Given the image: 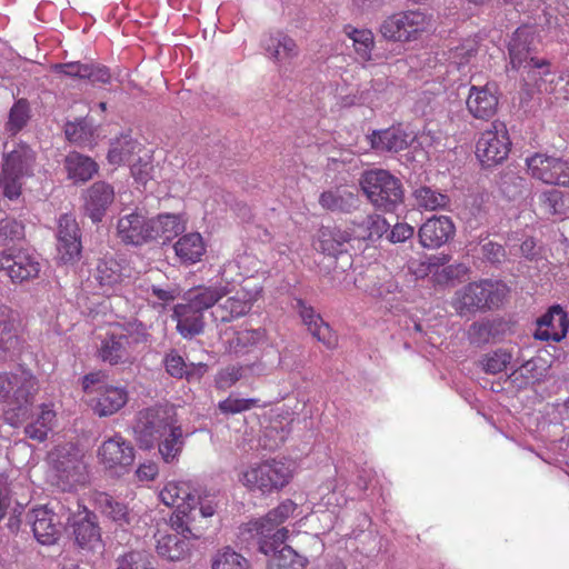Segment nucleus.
Segmentation results:
<instances>
[{
	"mask_svg": "<svg viewBox=\"0 0 569 569\" xmlns=\"http://www.w3.org/2000/svg\"><path fill=\"white\" fill-rule=\"evenodd\" d=\"M39 390L38 379L30 372L0 371V417L19 427L29 417Z\"/></svg>",
	"mask_w": 569,
	"mask_h": 569,
	"instance_id": "obj_1",
	"label": "nucleus"
},
{
	"mask_svg": "<svg viewBox=\"0 0 569 569\" xmlns=\"http://www.w3.org/2000/svg\"><path fill=\"white\" fill-rule=\"evenodd\" d=\"M148 340L149 333L141 322L114 323L101 339L97 356L110 366L132 365L138 347Z\"/></svg>",
	"mask_w": 569,
	"mask_h": 569,
	"instance_id": "obj_2",
	"label": "nucleus"
},
{
	"mask_svg": "<svg viewBox=\"0 0 569 569\" xmlns=\"http://www.w3.org/2000/svg\"><path fill=\"white\" fill-rule=\"evenodd\" d=\"M159 497L166 506L176 508L170 517V526L174 531L184 536L190 533L194 539L202 536L206 526L201 521L197 522V489L191 481H168Z\"/></svg>",
	"mask_w": 569,
	"mask_h": 569,
	"instance_id": "obj_3",
	"label": "nucleus"
},
{
	"mask_svg": "<svg viewBox=\"0 0 569 569\" xmlns=\"http://www.w3.org/2000/svg\"><path fill=\"white\" fill-rule=\"evenodd\" d=\"M509 288L499 280L483 279L473 281L458 290L452 299V307L460 315L499 308Z\"/></svg>",
	"mask_w": 569,
	"mask_h": 569,
	"instance_id": "obj_4",
	"label": "nucleus"
},
{
	"mask_svg": "<svg viewBox=\"0 0 569 569\" xmlns=\"http://www.w3.org/2000/svg\"><path fill=\"white\" fill-rule=\"evenodd\" d=\"M48 463L56 485L63 491H69L87 482V466L83 453L74 443L68 442L56 446L48 453Z\"/></svg>",
	"mask_w": 569,
	"mask_h": 569,
	"instance_id": "obj_5",
	"label": "nucleus"
},
{
	"mask_svg": "<svg viewBox=\"0 0 569 569\" xmlns=\"http://www.w3.org/2000/svg\"><path fill=\"white\" fill-rule=\"evenodd\" d=\"M359 183L362 192L377 210L393 212L403 202L402 183L388 170H366Z\"/></svg>",
	"mask_w": 569,
	"mask_h": 569,
	"instance_id": "obj_6",
	"label": "nucleus"
},
{
	"mask_svg": "<svg viewBox=\"0 0 569 569\" xmlns=\"http://www.w3.org/2000/svg\"><path fill=\"white\" fill-rule=\"evenodd\" d=\"M433 27L432 14L420 9L395 12L386 17L379 27L383 39L392 42H413Z\"/></svg>",
	"mask_w": 569,
	"mask_h": 569,
	"instance_id": "obj_7",
	"label": "nucleus"
},
{
	"mask_svg": "<svg viewBox=\"0 0 569 569\" xmlns=\"http://www.w3.org/2000/svg\"><path fill=\"white\" fill-rule=\"evenodd\" d=\"M297 503L291 499L281 501L271 509L264 517L250 522V531L254 532L258 540L259 551L263 555L274 552L289 538V530L286 527L279 528L296 511Z\"/></svg>",
	"mask_w": 569,
	"mask_h": 569,
	"instance_id": "obj_8",
	"label": "nucleus"
},
{
	"mask_svg": "<svg viewBox=\"0 0 569 569\" xmlns=\"http://www.w3.org/2000/svg\"><path fill=\"white\" fill-rule=\"evenodd\" d=\"M293 477L290 465L277 459L253 463L239 477V481L250 491L270 495L289 485Z\"/></svg>",
	"mask_w": 569,
	"mask_h": 569,
	"instance_id": "obj_9",
	"label": "nucleus"
},
{
	"mask_svg": "<svg viewBox=\"0 0 569 569\" xmlns=\"http://www.w3.org/2000/svg\"><path fill=\"white\" fill-rule=\"evenodd\" d=\"M178 419L173 406L154 405L138 411L133 426L134 438L140 448L152 449L157 439Z\"/></svg>",
	"mask_w": 569,
	"mask_h": 569,
	"instance_id": "obj_10",
	"label": "nucleus"
},
{
	"mask_svg": "<svg viewBox=\"0 0 569 569\" xmlns=\"http://www.w3.org/2000/svg\"><path fill=\"white\" fill-rule=\"evenodd\" d=\"M97 459L106 473L112 478H120L131 470L136 449L130 440L116 433L104 439L98 447Z\"/></svg>",
	"mask_w": 569,
	"mask_h": 569,
	"instance_id": "obj_11",
	"label": "nucleus"
},
{
	"mask_svg": "<svg viewBox=\"0 0 569 569\" xmlns=\"http://www.w3.org/2000/svg\"><path fill=\"white\" fill-rule=\"evenodd\" d=\"M511 150V140L506 124L493 121L476 143V157L482 167H493L503 162Z\"/></svg>",
	"mask_w": 569,
	"mask_h": 569,
	"instance_id": "obj_12",
	"label": "nucleus"
},
{
	"mask_svg": "<svg viewBox=\"0 0 569 569\" xmlns=\"http://www.w3.org/2000/svg\"><path fill=\"white\" fill-rule=\"evenodd\" d=\"M536 32L533 28L519 27L509 42V58L512 69H543V74L549 73V61L538 59L536 53Z\"/></svg>",
	"mask_w": 569,
	"mask_h": 569,
	"instance_id": "obj_13",
	"label": "nucleus"
},
{
	"mask_svg": "<svg viewBox=\"0 0 569 569\" xmlns=\"http://www.w3.org/2000/svg\"><path fill=\"white\" fill-rule=\"evenodd\" d=\"M41 270L39 258L27 249L10 248L0 251V271L13 283L38 278Z\"/></svg>",
	"mask_w": 569,
	"mask_h": 569,
	"instance_id": "obj_14",
	"label": "nucleus"
},
{
	"mask_svg": "<svg viewBox=\"0 0 569 569\" xmlns=\"http://www.w3.org/2000/svg\"><path fill=\"white\" fill-rule=\"evenodd\" d=\"M132 276L133 271L113 257L99 259L93 273L101 292L106 296L118 295L130 283Z\"/></svg>",
	"mask_w": 569,
	"mask_h": 569,
	"instance_id": "obj_15",
	"label": "nucleus"
},
{
	"mask_svg": "<svg viewBox=\"0 0 569 569\" xmlns=\"http://www.w3.org/2000/svg\"><path fill=\"white\" fill-rule=\"evenodd\" d=\"M532 178L547 184L569 186V164L560 158L535 153L526 159Z\"/></svg>",
	"mask_w": 569,
	"mask_h": 569,
	"instance_id": "obj_16",
	"label": "nucleus"
},
{
	"mask_svg": "<svg viewBox=\"0 0 569 569\" xmlns=\"http://www.w3.org/2000/svg\"><path fill=\"white\" fill-rule=\"evenodd\" d=\"M261 287L248 289L242 286L234 295L219 301L211 312L214 321L231 322L250 312L254 302L259 299Z\"/></svg>",
	"mask_w": 569,
	"mask_h": 569,
	"instance_id": "obj_17",
	"label": "nucleus"
},
{
	"mask_svg": "<svg viewBox=\"0 0 569 569\" xmlns=\"http://www.w3.org/2000/svg\"><path fill=\"white\" fill-rule=\"evenodd\" d=\"M76 543L82 549L92 550L101 543V529L97 515L83 505L68 518Z\"/></svg>",
	"mask_w": 569,
	"mask_h": 569,
	"instance_id": "obj_18",
	"label": "nucleus"
},
{
	"mask_svg": "<svg viewBox=\"0 0 569 569\" xmlns=\"http://www.w3.org/2000/svg\"><path fill=\"white\" fill-rule=\"evenodd\" d=\"M150 217L141 211L120 216L117 222V237L124 244L136 247L151 242Z\"/></svg>",
	"mask_w": 569,
	"mask_h": 569,
	"instance_id": "obj_19",
	"label": "nucleus"
},
{
	"mask_svg": "<svg viewBox=\"0 0 569 569\" xmlns=\"http://www.w3.org/2000/svg\"><path fill=\"white\" fill-rule=\"evenodd\" d=\"M499 97L496 83L471 86L466 100L468 112L476 119L490 120L498 111Z\"/></svg>",
	"mask_w": 569,
	"mask_h": 569,
	"instance_id": "obj_20",
	"label": "nucleus"
},
{
	"mask_svg": "<svg viewBox=\"0 0 569 569\" xmlns=\"http://www.w3.org/2000/svg\"><path fill=\"white\" fill-rule=\"evenodd\" d=\"M456 236V226L448 216H433L418 230L419 243L427 249H438Z\"/></svg>",
	"mask_w": 569,
	"mask_h": 569,
	"instance_id": "obj_21",
	"label": "nucleus"
},
{
	"mask_svg": "<svg viewBox=\"0 0 569 569\" xmlns=\"http://www.w3.org/2000/svg\"><path fill=\"white\" fill-rule=\"evenodd\" d=\"M296 309L313 338L321 342L328 349H335L338 346V336L327 323L320 313L316 312L313 307L306 303L302 299H296Z\"/></svg>",
	"mask_w": 569,
	"mask_h": 569,
	"instance_id": "obj_22",
	"label": "nucleus"
},
{
	"mask_svg": "<svg viewBox=\"0 0 569 569\" xmlns=\"http://www.w3.org/2000/svg\"><path fill=\"white\" fill-rule=\"evenodd\" d=\"M569 329V317L559 306H552L548 311L537 319L535 338L542 341H561Z\"/></svg>",
	"mask_w": 569,
	"mask_h": 569,
	"instance_id": "obj_23",
	"label": "nucleus"
},
{
	"mask_svg": "<svg viewBox=\"0 0 569 569\" xmlns=\"http://www.w3.org/2000/svg\"><path fill=\"white\" fill-rule=\"evenodd\" d=\"M31 496L28 486L20 481L0 479V518L7 515L19 516L30 502Z\"/></svg>",
	"mask_w": 569,
	"mask_h": 569,
	"instance_id": "obj_24",
	"label": "nucleus"
},
{
	"mask_svg": "<svg viewBox=\"0 0 569 569\" xmlns=\"http://www.w3.org/2000/svg\"><path fill=\"white\" fill-rule=\"evenodd\" d=\"M128 399L129 393L126 387L104 385L97 389V395L90 399V402L96 415L109 417L121 410Z\"/></svg>",
	"mask_w": 569,
	"mask_h": 569,
	"instance_id": "obj_25",
	"label": "nucleus"
},
{
	"mask_svg": "<svg viewBox=\"0 0 569 569\" xmlns=\"http://www.w3.org/2000/svg\"><path fill=\"white\" fill-rule=\"evenodd\" d=\"M29 521L39 543L51 546L57 542L60 536V521L51 509L43 506L33 508Z\"/></svg>",
	"mask_w": 569,
	"mask_h": 569,
	"instance_id": "obj_26",
	"label": "nucleus"
},
{
	"mask_svg": "<svg viewBox=\"0 0 569 569\" xmlns=\"http://www.w3.org/2000/svg\"><path fill=\"white\" fill-rule=\"evenodd\" d=\"M17 321V312L10 306L0 302V361L12 359L19 351Z\"/></svg>",
	"mask_w": 569,
	"mask_h": 569,
	"instance_id": "obj_27",
	"label": "nucleus"
},
{
	"mask_svg": "<svg viewBox=\"0 0 569 569\" xmlns=\"http://www.w3.org/2000/svg\"><path fill=\"white\" fill-rule=\"evenodd\" d=\"M226 351L236 356L247 355L253 348L267 340V332L262 328L244 330H226L221 335Z\"/></svg>",
	"mask_w": 569,
	"mask_h": 569,
	"instance_id": "obj_28",
	"label": "nucleus"
},
{
	"mask_svg": "<svg viewBox=\"0 0 569 569\" xmlns=\"http://www.w3.org/2000/svg\"><path fill=\"white\" fill-rule=\"evenodd\" d=\"M189 436L182 428L179 418L157 439L158 452L164 463L179 461L183 451L186 438Z\"/></svg>",
	"mask_w": 569,
	"mask_h": 569,
	"instance_id": "obj_29",
	"label": "nucleus"
},
{
	"mask_svg": "<svg viewBox=\"0 0 569 569\" xmlns=\"http://www.w3.org/2000/svg\"><path fill=\"white\" fill-rule=\"evenodd\" d=\"M172 318L177 321V330L184 339H191L203 332V311L184 300L173 308Z\"/></svg>",
	"mask_w": 569,
	"mask_h": 569,
	"instance_id": "obj_30",
	"label": "nucleus"
},
{
	"mask_svg": "<svg viewBox=\"0 0 569 569\" xmlns=\"http://www.w3.org/2000/svg\"><path fill=\"white\" fill-rule=\"evenodd\" d=\"M113 200V187L104 181H97L86 191L84 210L93 222H100Z\"/></svg>",
	"mask_w": 569,
	"mask_h": 569,
	"instance_id": "obj_31",
	"label": "nucleus"
},
{
	"mask_svg": "<svg viewBox=\"0 0 569 569\" xmlns=\"http://www.w3.org/2000/svg\"><path fill=\"white\" fill-rule=\"evenodd\" d=\"M151 242L157 240L171 241L184 232L187 218L182 213H159L150 217Z\"/></svg>",
	"mask_w": 569,
	"mask_h": 569,
	"instance_id": "obj_32",
	"label": "nucleus"
},
{
	"mask_svg": "<svg viewBox=\"0 0 569 569\" xmlns=\"http://www.w3.org/2000/svg\"><path fill=\"white\" fill-rule=\"evenodd\" d=\"M318 201L322 209L341 213L352 212L360 203L358 194L342 186L325 190Z\"/></svg>",
	"mask_w": 569,
	"mask_h": 569,
	"instance_id": "obj_33",
	"label": "nucleus"
},
{
	"mask_svg": "<svg viewBox=\"0 0 569 569\" xmlns=\"http://www.w3.org/2000/svg\"><path fill=\"white\" fill-rule=\"evenodd\" d=\"M93 507L106 518L122 527L130 523L128 506L103 491H94L91 495Z\"/></svg>",
	"mask_w": 569,
	"mask_h": 569,
	"instance_id": "obj_34",
	"label": "nucleus"
},
{
	"mask_svg": "<svg viewBox=\"0 0 569 569\" xmlns=\"http://www.w3.org/2000/svg\"><path fill=\"white\" fill-rule=\"evenodd\" d=\"M389 222L380 214H368L362 221H351L348 227L352 240L371 241L379 240L389 230Z\"/></svg>",
	"mask_w": 569,
	"mask_h": 569,
	"instance_id": "obj_35",
	"label": "nucleus"
},
{
	"mask_svg": "<svg viewBox=\"0 0 569 569\" xmlns=\"http://www.w3.org/2000/svg\"><path fill=\"white\" fill-rule=\"evenodd\" d=\"M173 250L181 264L191 266L201 261L206 253V243L199 232H189L174 242Z\"/></svg>",
	"mask_w": 569,
	"mask_h": 569,
	"instance_id": "obj_36",
	"label": "nucleus"
},
{
	"mask_svg": "<svg viewBox=\"0 0 569 569\" xmlns=\"http://www.w3.org/2000/svg\"><path fill=\"white\" fill-rule=\"evenodd\" d=\"M63 164L68 178L76 183L89 181L99 170L98 163L92 158L77 151L69 152Z\"/></svg>",
	"mask_w": 569,
	"mask_h": 569,
	"instance_id": "obj_37",
	"label": "nucleus"
},
{
	"mask_svg": "<svg viewBox=\"0 0 569 569\" xmlns=\"http://www.w3.org/2000/svg\"><path fill=\"white\" fill-rule=\"evenodd\" d=\"M409 136L400 128L373 131L369 137L370 146L376 151L399 152L408 147Z\"/></svg>",
	"mask_w": 569,
	"mask_h": 569,
	"instance_id": "obj_38",
	"label": "nucleus"
},
{
	"mask_svg": "<svg viewBox=\"0 0 569 569\" xmlns=\"http://www.w3.org/2000/svg\"><path fill=\"white\" fill-rule=\"evenodd\" d=\"M194 539L190 533L186 536L176 531L167 533L157 540L156 549L160 557L171 561L183 559L190 551L188 539Z\"/></svg>",
	"mask_w": 569,
	"mask_h": 569,
	"instance_id": "obj_39",
	"label": "nucleus"
},
{
	"mask_svg": "<svg viewBox=\"0 0 569 569\" xmlns=\"http://www.w3.org/2000/svg\"><path fill=\"white\" fill-rule=\"evenodd\" d=\"M36 152L24 142H19L14 149L4 153L2 167L28 177L33 174Z\"/></svg>",
	"mask_w": 569,
	"mask_h": 569,
	"instance_id": "obj_40",
	"label": "nucleus"
},
{
	"mask_svg": "<svg viewBox=\"0 0 569 569\" xmlns=\"http://www.w3.org/2000/svg\"><path fill=\"white\" fill-rule=\"evenodd\" d=\"M449 261L450 256L448 254H432L428 257L426 261L421 262L420 270L425 276L433 272L435 269L442 267L440 271H435V281L439 284L447 283L455 279L459 274L460 270H467V268L461 263L446 266Z\"/></svg>",
	"mask_w": 569,
	"mask_h": 569,
	"instance_id": "obj_41",
	"label": "nucleus"
},
{
	"mask_svg": "<svg viewBox=\"0 0 569 569\" xmlns=\"http://www.w3.org/2000/svg\"><path fill=\"white\" fill-rule=\"evenodd\" d=\"M228 293L227 287L217 286H199L187 292L184 300L191 302L196 308L203 312L213 308Z\"/></svg>",
	"mask_w": 569,
	"mask_h": 569,
	"instance_id": "obj_42",
	"label": "nucleus"
},
{
	"mask_svg": "<svg viewBox=\"0 0 569 569\" xmlns=\"http://www.w3.org/2000/svg\"><path fill=\"white\" fill-rule=\"evenodd\" d=\"M349 229L342 230L338 227H323L319 231V244L323 253L337 256L346 251L345 246L351 241Z\"/></svg>",
	"mask_w": 569,
	"mask_h": 569,
	"instance_id": "obj_43",
	"label": "nucleus"
},
{
	"mask_svg": "<svg viewBox=\"0 0 569 569\" xmlns=\"http://www.w3.org/2000/svg\"><path fill=\"white\" fill-rule=\"evenodd\" d=\"M64 134L68 141L79 147L92 148L96 144L97 128L87 118H80L64 124Z\"/></svg>",
	"mask_w": 569,
	"mask_h": 569,
	"instance_id": "obj_44",
	"label": "nucleus"
},
{
	"mask_svg": "<svg viewBox=\"0 0 569 569\" xmlns=\"http://www.w3.org/2000/svg\"><path fill=\"white\" fill-rule=\"evenodd\" d=\"M56 417V411L50 405H41L40 412L24 427L26 436L38 442L44 441L54 426Z\"/></svg>",
	"mask_w": 569,
	"mask_h": 569,
	"instance_id": "obj_45",
	"label": "nucleus"
},
{
	"mask_svg": "<svg viewBox=\"0 0 569 569\" xmlns=\"http://www.w3.org/2000/svg\"><path fill=\"white\" fill-rule=\"evenodd\" d=\"M343 33L352 41L355 52L361 61L368 62L372 59L375 37L371 30L366 28L358 29L351 24H346Z\"/></svg>",
	"mask_w": 569,
	"mask_h": 569,
	"instance_id": "obj_46",
	"label": "nucleus"
},
{
	"mask_svg": "<svg viewBox=\"0 0 569 569\" xmlns=\"http://www.w3.org/2000/svg\"><path fill=\"white\" fill-rule=\"evenodd\" d=\"M140 150V143L130 136H121L111 142L108 152V161L111 164L131 163L136 152Z\"/></svg>",
	"mask_w": 569,
	"mask_h": 569,
	"instance_id": "obj_47",
	"label": "nucleus"
},
{
	"mask_svg": "<svg viewBox=\"0 0 569 569\" xmlns=\"http://www.w3.org/2000/svg\"><path fill=\"white\" fill-rule=\"evenodd\" d=\"M266 50L277 61L292 59L298 56V46L289 36L278 32L266 41Z\"/></svg>",
	"mask_w": 569,
	"mask_h": 569,
	"instance_id": "obj_48",
	"label": "nucleus"
},
{
	"mask_svg": "<svg viewBox=\"0 0 569 569\" xmlns=\"http://www.w3.org/2000/svg\"><path fill=\"white\" fill-rule=\"evenodd\" d=\"M268 556H272L268 562V569H303L307 562L305 557L298 555L286 542Z\"/></svg>",
	"mask_w": 569,
	"mask_h": 569,
	"instance_id": "obj_49",
	"label": "nucleus"
},
{
	"mask_svg": "<svg viewBox=\"0 0 569 569\" xmlns=\"http://www.w3.org/2000/svg\"><path fill=\"white\" fill-rule=\"evenodd\" d=\"M31 118L30 103L26 98L18 99L9 110L6 122V131L10 136L18 134L29 122Z\"/></svg>",
	"mask_w": 569,
	"mask_h": 569,
	"instance_id": "obj_50",
	"label": "nucleus"
},
{
	"mask_svg": "<svg viewBox=\"0 0 569 569\" xmlns=\"http://www.w3.org/2000/svg\"><path fill=\"white\" fill-rule=\"evenodd\" d=\"M539 204L547 214H566L569 211V193L558 189L543 191L539 196Z\"/></svg>",
	"mask_w": 569,
	"mask_h": 569,
	"instance_id": "obj_51",
	"label": "nucleus"
},
{
	"mask_svg": "<svg viewBox=\"0 0 569 569\" xmlns=\"http://www.w3.org/2000/svg\"><path fill=\"white\" fill-rule=\"evenodd\" d=\"M413 197L420 208L430 211L446 209L450 203V198L446 193L433 190L430 187L416 189Z\"/></svg>",
	"mask_w": 569,
	"mask_h": 569,
	"instance_id": "obj_52",
	"label": "nucleus"
},
{
	"mask_svg": "<svg viewBox=\"0 0 569 569\" xmlns=\"http://www.w3.org/2000/svg\"><path fill=\"white\" fill-rule=\"evenodd\" d=\"M26 177V174L2 167L0 172V188L3 196L9 200L19 199L22 193L23 179Z\"/></svg>",
	"mask_w": 569,
	"mask_h": 569,
	"instance_id": "obj_53",
	"label": "nucleus"
},
{
	"mask_svg": "<svg viewBox=\"0 0 569 569\" xmlns=\"http://www.w3.org/2000/svg\"><path fill=\"white\" fill-rule=\"evenodd\" d=\"M117 562L116 569H156L153 556L142 550L129 551L121 556Z\"/></svg>",
	"mask_w": 569,
	"mask_h": 569,
	"instance_id": "obj_54",
	"label": "nucleus"
},
{
	"mask_svg": "<svg viewBox=\"0 0 569 569\" xmlns=\"http://www.w3.org/2000/svg\"><path fill=\"white\" fill-rule=\"evenodd\" d=\"M212 569H249V562L240 553L226 548L216 556Z\"/></svg>",
	"mask_w": 569,
	"mask_h": 569,
	"instance_id": "obj_55",
	"label": "nucleus"
},
{
	"mask_svg": "<svg viewBox=\"0 0 569 569\" xmlns=\"http://www.w3.org/2000/svg\"><path fill=\"white\" fill-rule=\"evenodd\" d=\"M511 358V353L507 352L506 350L498 349L485 355L481 359V366L487 373H500L510 363Z\"/></svg>",
	"mask_w": 569,
	"mask_h": 569,
	"instance_id": "obj_56",
	"label": "nucleus"
},
{
	"mask_svg": "<svg viewBox=\"0 0 569 569\" xmlns=\"http://www.w3.org/2000/svg\"><path fill=\"white\" fill-rule=\"evenodd\" d=\"M258 401L259 400L254 398L244 399L229 396L218 403V408L224 415H236L257 407Z\"/></svg>",
	"mask_w": 569,
	"mask_h": 569,
	"instance_id": "obj_57",
	"label": "nucleus"
},
{
	"mask_svg": "<svg viewBox=\"0 0 569 569\" xmlns=\"http://www.w3.org/2000/svg\"><path fill=\"white\" fill-rule=\"evenodd\" d=\"M81 249L80 238L58 240V256L63 263H73L78 261L81 256Z\"/></svg>",
	"mask_w": 569,
	"mask_h": 569,
	"instance_id": "obj_58",
	"label": "nucleus"
},
{
	"mask_svg": "<svg viewBox=\"0 0 569 569\" xmlns=\"http://www.w3.org/2000/svg\"><path fill=\"white\" fill-rule=\"evenodd\" d=\"M499 189L509 199L521 193L523 179L512 171L503 172L499 178Z\"/></svg>",
	"mask_w": 569,
	"mask_h": 569,
	"instance_id": "obj_59",
	"label": "nucleus"
},
{
	"mask_svg": "<svg viewBox=\"0 0 569 569\" xmlns=\"http://www.w3.org/2000/svg\"><path fill=\"white\" fill-rule=\"evenodd\" d=\"M243 376L242 366H228L216 376V387L226 390L237 383Z\"/></svg>",
	"mask_w": 569,
	"mask_h": 569,
	"instance_id": "obj_60",
	"label": "nucleus"
},
{
	"mask_svg": "<svg viewBox=\"0 0 569 569\" xmlns=\"http://www.w3.org/2000/svg\"><path fill=\"white\" fill-rule=\"evenodd\" d=\"M0 234L2 244H8L10 241L20 240L24 237V226L16 219H3L0 221Z\"/></svg>",
	"mask_w": 569,
	"mask_h": 569,
	"instance_id": "obj_61",
	"label": "nucleus"
},
{
	"mask_svg": "<svg viewBox=\"0 0 569 569\" xmlns=\"http://www.w3.org/2000/svg\"><path fill=\"white\" fill-rule=\"evenodd\" d=\"M166 371L173 378H183L188 376L184 359L174 350L168 352L163 360Z\"/></svg>",
	"mask_w": 569,
	"mask_h": 569,
	"instance_id": "obj_62",
	"label": "nucleus"
},
{
	"mask_svg": "<svg viewBox=\"0 0 569 569\" xmlns=\"http://www.w3.org/2000/svg\"><path fill=\"white\" fill-rule=\"evenodd\" d=\"M108 375L103 370H96L84 375L81 379V387L86 395H97V389L100 386L108 385Z\"/></svg>",
	"mask_w": 569,
	"mask_h": 569,
	"instance_id": "obj_63",
	"label": "nucleus"
},
{
	"mask_svg": "<svg viewBox=\"0 0 569 569\" xmlns=\"http://www.w3.org/2000/svg\"><path fill=\"white\" fill-rule=\"evenodd\" d=\"M73 238H80L78 223L72 216L62 214L59 219L58 240Z\"/></svg>",
	"mask_w": 569,
	"mask_h": 569,
	"instance_id": "obj_64",
	"label": "nucleus"
}]
</instances>
